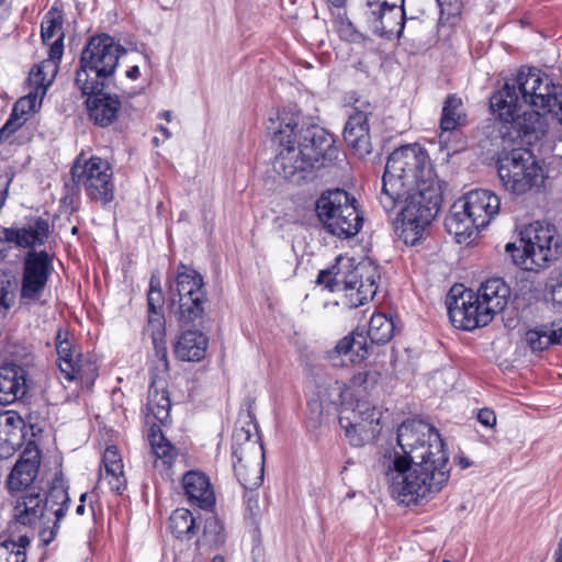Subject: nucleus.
I'll return each instance as SVG.
<instances>
[{
	"mask_svg": "<svg viewBox=\"0 0 562 562\" xmlns=\"http://www.w3.org/2000/svg\"><path fill=\"white\" fill-rule=\"evenodd\" d=\"M440 201L441 188L427 153L417 144L392 151L382 176L380 204L387 213L398 209L395 232L406 245L423 238Z\"/></svg>",
	"mask_w": 562,
	"mask_h": 562,
	"instance_id": "obj_1",
	"label": "nucleus"
},
{
	"mask_svg": "<svg viewBox=\"0 0 562 562\" xmlns=\"http://www.w3.org/2000/svg\"><path fill=\"white\" fill-rule=\"evenodd\" d=\"M398 450L385 451L382 467L391 492L411 505L434 498L448 484L451 467L438 430L422 419H407L397 428Z\"/></svg>",
	"mask_w": 562,
	"mask_h": 562,
	"instance_id": "obj_2",
	"label": "nucleus"
},
{
	"mask_svg": "<svg viewBox=\"0 0 562 562\" xmlns=\"http://www.w3.org/2000/svg\"><path fill=\"white\" fill-rule=\"evenodd\" d=\"M267 130L280 147L274 170L295 183L303 181L322 159L331 160L338 153L334 137L321 126L305 123L300 113L283 110L277 120L270 119Z\"/></svg>",
	"mask_w": 562,
	"mask_h": 562,
	"instance_id": "obj_3",
	"label": "nucleus"
},
{
	"mask_svg": "<svg viewBox=\"0 0 562 562\" xmlns=\"http://www.w3.org/2000/svg\"><path fill=\"white\" fill-rule=\"evenodd\" d=\"M513 81L526 108L522 119L518 121V134L530 145L547 133L546 116L557 111L562 86L555 85L548 75L536 68L521 69Z\"/></svg>",
	"mask_w": 562,
	"mask_h": 562,
	"instance_id": "obj_4",
	"label": "nucleus"
},
{
	"mask_svg": "<svg viewBox=\"0 0 562 562\" xmlns=\"http://www.w3.org/2000/svg\"><path fill=\"white\" fill-rule=\"evenodd\" d=\"M124 48L110 35L90 38L80 55V67L75 83L83 94L100 92L114 74Z\"/></svg>",
	"mask_w": 562,
	"mask_h": 562,
	"instance_id": "obj_5",
	"label": "nucleus"
},
{
	"mask_svg": "<svg viewBox=\"0 0 562 562\" xmlns=\"http://www.w3.org/2000/svg\"><path fill=\"white\" fill-rule=\"evenodd\" d=\"M69 501L67 490L60 484L52 486L45 496L40 490L31 491L15 496L13 517L20 525L38 527L43 532L49 529L52 540L68 509Z\"/></svg>",
	"mask_w": 562,
	"mask_h": 562,
	"instance_id": "obj_6",
	"label": "nucleus"
},
{
	"mask_svg": "<svg viewBox=\"0 0 562 562\" xmlns=\"http://www.w3.org/2000/svg\"><path fill=\"white\" fill-rule=\"evenodd\" d=\"M559 243L553 225L535 222L520 232L519 246L508 243L505 250L516 266L527 271H538L557 258Z\"/></svg>",
	"mask_w": 562,
	"mask_h": 562,
	"instance_id": "obj_7",
	"label": "nucleus"
},
{
	"mask_svg": "<svg viewBox=\"0 0 562 562\" xmlns=\"http://www.w3.org/2000/svg\"><path fill=\"white\" fill-rule=\"evenodd\" d=\"M356 202V199L342 189L325 191L315 202L317 218L329 234L339 238L353 237L363 223Z\"/></svg>",
	"mask_w": 562,
	"mask_h": 562,
	"instance_id": "obj_8",
	"label": "nucleus"
},
{
	"mask_svg": "<svg viewBox=\"0 0 562 562\" xmlns=\"http://www.w3.org/2000/svg\"><path fill=\"white\" fill-rule=\"evenodd\" d=\"M499 180L506 191L522 195L539 191L547 179L543 166L527 149L515 148L497 159Z\"/></svg>",
	"mask_w": 562,
	"mask_h": 562,
	"instance_id": "obj_9",
	"label": "nucleus"
},
{
	"mask_svg": "<svg viewBox=\"0 0 562 562\" xmlns=\"http://www.w3.org/2000/svg\"><path fill=\"white\" fill-rule=\"evenodd\" d=\"M251 428L256 426L248 424L236 427L233 432V465L237 480L245 490H256L263 481V446L257 434Z\"/></svg>",
	"mask_w": 562,
	"mask_h": 562,
	"instance_id": "obj_10",
	"label": "nucleus"
},
{
	"mask_svg": "<svg viewBox=\"0 0 562 562\" xmlns=\"http://www.w3.org/2000/svg\"><path fill=\"white\" fill-rule=\"evenodd\" d=\"M206 292L202 276L181 263L177 269L175 284L170 285L171 311L182 325L195 323L204 314Z\"/></svg>",
	"mask_w": 562,
	"mask_h": 562,
	"instance_id": "obj_11",
	"label": "nucleus"
},
{
	"mask_svg": "<svg viewBox=\"0 0 562 562\" xmlns=\"http://www.w3.org/2000/svg\"><path fill=\"white\" fill-rule=\"evenodd\" d=\"M379 277L376 267L361 263L342 280L333 278L330 271L323 270L317 277V283L324 284L331 292H345L349 304L357 307L373 299Z\"/></svg>",
	"mask_w": 562,
	"mask_h": 562,
	"instance_id": "obj_12",
	"label": "nucleus"
},
{
	"mask_svg": "<svg viewBox=\"0 0 562 562\" xmlns=\"http://www.w3.org/2000/svg\"><path fill=\"white\" fill-rule=\"evenodd\" d=\"M71 176L79 186L83 187L92 201L106 204L113 200V171L105 159L92 156L83 165L77 160L71 169Z\"/></svg>",
	"mask_w": 562,
	"mask_h": 562,
	"instance_id": "obj_13",
	"label": "nucleus"
},
{
	"mask_svg": "<svg viewBox=\"0 0 562 562\" xmlns=\"http://www.w3.org/2000/svg\"><path fill=\"white\" fill-rule=\"evenodd\" d=\"M55 346L61 379L67 382L78 381L81 385H91L98 375V367L93 360L75 348L69 340L68 331L57 330Z\"/></svg>",
	"mask_w": 562,
	"mask_h": 562,
	"instance_id": "obj_14",
	"label": "nucleus"
},
{
	"mask_svg": "<svg viewBox=\"0 0 562 562\" xmlns=\"http://www.w3.org/2000/svg\"><path fill=\"white\" fill-rule=\"evenodd\" d=\"M381 412L369 402H360L352 409L345 408L339 424L350 445L362 447L373 441L380 432Z\"/></svg>",
	"mask_w": 562,
	"mask_h": 562,
	"instance_id": "obj_15",
	"label": "nucleus"
},
{
	"mask_svg": "<svg viewBox=\"0 0 562 562\" xmlns=\"http://www.w3.org/2000/svg\"><path fill=\"white\" fill-rule=\"evenodd\" d=\"M53 270V258L45 251H30L23 262L21 299L24 302L37 301L46 286Z\"/></svg>",
	"mask_w": 562,
	"mask_h": 562,
	"instance_id": "obj_16",
	"label": "nucleus"
},
{
	"mask_svg": "<svg viewBox=\"0 0 562 562\" xmlns=\"http://www.w3.org/2000/svg\"><path fill=\"white\" fill-rule=\"evenodd\" d=\"M374 106L361 99H357L344 128V139L347 146L358 157H364L371 153V137L369 133V117L373 114Z\"/></svg>",
	"mask_w": 562,
	"mask_h": 562,
	"instance_id": "obj_17",
	"label": "nucleus"
},
{
	"mask_svg": "<svg viewBox=\"0 0 562 562\" xmlns=\"http://www.w3.org/2000/svg\"><path fill=\"white\" fill-rule=\"evenodd\" d=\"M449 317L454 327L473 330L486 326L492 319L472 290H463L448 302Z\"/></svg>",
	"mask_w": 562,
	"mask_h": 562,
	"instance_id": "obj_18",
	"label": "nucleus"
},
{
	"mask_svg": "<svg viewBox=\"0 0 562 562\" xmlns=\"http://www.w3.org/2000/svg\"><path fill=\"white\" fill-rule=\"evenodd\" d=\"M41 456L38 450H24L7 477L5 486L12 496L37 491L34 485L38 474Z\"/></svg>",
	"mask_w": 562,
	"mask_h": 562,
	"instance_id": "obj_19",
	"label": "nucleus"
},
{
	"mask_svg": "<svg viewBox=\"0 0 562 562\" xmlns=\"http://www.w3.org/2000/svg\"><path fill=\"white\" fill-rule=\"evenodd\" d=\"M0 233L5 243L13 244L19 248H35L43 246L48 239L49 224L46 220L34 216L21 226L2 227Z\"/></svg>",
	"mask_w": 562,
	"mask_h": 562,
	"instance_id": "obj_20",
	"label": "nucleus"
},
{
	"mask_svg": "<svg viewBox=\"0 0 562 562\" xmlns=\"http://www.w3.org/2000/svg\"><path fill=\"white\" fill-rule=\"evenodd\" d=\"M490 106L502 122L513 124L518 132V121L522 119L526 109L513 79L491 97Z\"/></svg>",
	"mask_w": 562,
	"mask_h": 562,
	"instance_id": "obj_21",
	"label": "nucleus"
},
{
	"mask_svg": "<svg viewBox=\"0 0 562 562\" xmlns=\"http://www.w3.org/2000/svg\"><path fill=\"white\" fill-rule=\"evenodd\" d=\"M459 200L480 228L487 226L499 211V198L490 190H472Z\"/></svg>",
	"mask_w": 562,
	"mask_h": 562,
	"instance_id": "obj_22",
	"label": "nucleus"
},
{
	"mask_svg": "<svg viewBox=\"0 0 562 562\" xmlns=\"http://www.w3.org/2000/svg\"><path fill=\"white\" fill-rule=\"evenodd\" d=\"M391 10V3H384L382 0H366L364 18L375 34L387 37L400 36L402 34L405 23V12L403 11L401 20L392 26L386 18Z\"/></svg>",
	"mask_w": 562,
	"mask_h": 562,
	"instance_id": "obj_23",
	"label": "nucleus"
},
{
	"mask_svg": "<svg viewBox=\"0 0 562 562\" xmlns=\"http://www.w3.org/2000/svg\"><path fill=\"white\" fill-rule=\"evenodd\" d=\"M30 381L26 370L18 364L9 363L0 367V403L11 404L22 398Z\"/></svg>",
	"mask_w": 562,
	"mask_h": 562,
	"instance_id": "obj_24",
	"label": "nucleus"
},
{
	"mask_svg": "<svg viewBox=\"0 0 562 562\" xmlns=\"http://www.w3.org/2000/svg\"><path fill=\"white\" fill-rule=\"evenodd\" d=\"M182 487L188 501L202 509L215 505V493L206 474L201 471H188L182 477Z\"/></svg>",
	"mask_w": 562,
	"mask_h": 562,
	"instance_id": "obj_25",
	"label": "nucleus"
},
{
	"mask_svg": "<svg viewBox=\"0 0 562 562\" xmlns=\"http://www.w3.org/2000/svg\"><path fill=\"white\" fill-rule=\"evenodd\" d=\"M145 334L150 337L154 347L155 369L159 372H167L169 361L166 345V319L162 313L148 314Z\"/></svg>",
	"mask_w": 562,
	"mask_h": 562,
	"instance_id": "obj_26",
	"label": "nucleus"
},
{
	"mask_svg": "<svg viewBox=\"0 0 562 562\" xmlns=\"http://www.w3.org/2000/svg\"><path fill=\"white\" fill-rule=\"evenodd\" d=\"M170 398L164 380L154 379L148 390L146 404V423L154 425L156 422L164 425L170 417Z\"/></svg>",
	"mask_w": 562,
	"mask_h": 562,
	"instance_id": "obj_27",
	"label": "nucleus"
},
{
	"mask_svg": "<svg viewBox=\"0 0 562 562\" xmlns=\"http://www.w3.org/2000/svg\"><path fill=\"white\" fill-rule=\"evenodd\" d=\"M147 437L154 468L160 472L169 471L178 457V449L164 436L157 424L150 426Z\"/></svg>",
	"mask_w": 562,
	"mask_h": 562,
	"instance_id": "obj_28",
	"label": "nucleus"
},
{
	"mask_svg": "<svg viewBox=\"0 0 562 562\" xmlns=\"http://www.w3.org/2000/svg\"><path fill=\"white\" fill-rule=\"evenodd\" d=\"M445 227L459 244L468 243L473 234L480 229L460 200L452 204L450 213L445 220Z\"/></svg>",
	"mask_w": 562,
	"mask_h": 562,
	"instance_id": "obj_29",
	"label": "nucleus"
},
{
	"mask_svg": "<svg viewBox=\"0 0 562 562\" xmlns=\"http://www.w3.org/2000/svg\"><path fill=\"white\" fill-rule=\"evenodd\" d=\"M93 94L87 100L89 117L94 124L106 127L117 119L121 101L116 95L99 94L98 92Z\"/></svg>",
	"mask_w": 562,
	"mask_h": 562,
	"instance_id": "obj_30",
	"label": "nucleus"
},
{
	"mask_svg": "<svg viewBox=\"0 0 562 562\" xmlns=\"http://www.w3.org/2000/svg\"><path fill=\"white\" fill-rule=\"evenodd\" d=\"M475 294L493 319L494 315L506 306L510 290L503 279L492 278L486 280Z\"/></svg>",
	"mask_w": 562,
	"mask_h": 562,
	"instance_id": "obj_31",
	"label": "nucleus"
},
{
	"mask_svg": "<svg viewBox=\"0 0 562 562\" xmlns=\"http://www.w3.org/2000/svg\"><path fill=\"white\" fill-rule=\"evenodd\" d=\"M41 35L44 44H49L48 55L61 58L64 52L63 15L56 9H50L41 23Z\"/></svg>",
	"mask_w": 562,
	"mask_h": 562,
	"instance_id": "obj_32",
	"label": "nucleus"
},
{
	"mask_svg": "<svg viewBox=\"0 0 562 562\" xmlns=\"http://www.w3.org/2000/svg\"><path fill=\"white\" fill-rule=\"evenodd\" d=\"M103 469L100 480L106 482L111 491L121 492L126 486V477L122 457L115 446L105 449L102 457Z\"/></svg>",
	"mask_w": 562,
	"mask_h": 562,
	"instance_id": "obj_33",
	"label": "nucleus"
},
{
	"mask_svg": "<svg viewBox=\"0 0 562 562\" xmlns=\"http://www.w3.org/2000/svg\"><path fill=\"white\" fill-rule=\"evenodd\" d=\"M42 100L43 97L33 92L20 98L14 104L10 119L0 130V140L8 139L12 133L21 127L27 120L26 116L40 109Z\"/></svg>",
	"mask_w": 562,
	"mask_h": 562,
	"instance_id": "obj_34",
	"label": "nucleus"
},
{
	"mask_svg": "<svg viewBox=\"0 0 562 562\" xmlns=\"http://www.w3.org/2000/svg\"><path fill=\"white\" fill-rule=\"evenodd\" d=\"M207 338L200 330H187L182 333L175 345V355L182 361L201 360L207 348Z\"/></svg>",
	"mask_w": 562,
	"mask_h": 562,
	"instance_id": "obj_35",
	"label": "nucleus"
},
{
	"mask_svg": "<svg viewBox=\"0 0 562 562\" xmlns=\"http://www.w3.org/2000/svg\"><path fill=\"white\" fill-rule=\"evenodd\" d=\"M381 376V372L376 369H368L355 373L348 384H346L350 402H366L364 398L370 396L378 387Z\"/></svg>",
	"mask_w": 562,
	"mask_h": 562,
	"instance_id": "obj_36",
	"label": "nucleus"
},
{
	"mask_svg": "<svg viewBox=\"0 0 562 562\" xmlns=\"http://www.w3.org/2000/svg\"><path fill=\"white\" fill-rule=\"evenodd\" d=\"M525 340L532 351H542L551 345H562V321L529 329Z\"/></svg>",
	"mask_w": 562,
	"mask_h": 562,
	"instance_id": "obj_37",
	"label": "nucleus"
},
{
	"mask_svg": "<svg viewBox=\"0 0 562 562\" xmlns=\"http://www.w3.org/2000/svg\"><path fill=\"white\" fill-rule=\"evenodd\" d=\"M59 60L60 58L50 57L48 55V58L32 68L29 75L30 92L44 98L58 71Z\"/></svg>",
	"mask_w": 562,
	"mask_h": 562,
	"instance_id": "obj_38",
	"label": "nucleus"
},
{
	"mask_svg": "<svg viewBox=\"0 0 562 562\" xmlns=\"http://www.w3.org/2000/svg\"><path fill=\"white\" fill-rule=\"evenodd\" d=\"M59 60L60 58L50 57L48 55V58L32 68L29 75L30 92L44 98L58 71Z\"/></svg>",
	"mask_w": 562,
	"mask_h": 562,
	"instance_id": "obj_39",
	"label": "nucleus"
},
{
	"mask_svg": "<svg viewBox=\"0 0 562 562\" xmlns=\"http://www.w3.org/2000/svg\"><path fill=\"white\" fill-rule=\"evenodd\" d=\"M368 336L360 331H352L338 341L335 350L338 355L348 356L353 363L363 361L370 353Z\"/></svg>",
	"mask_w": 562,
	"mask_h": 562,
	"instance_id": "obj_40",
	"label": "nucleus"
},
{
	"mask_svg": "<svg viewBox=\"0 0 562 562\" xmlns=\"http://www.w3.org/2000/svg\"><path fill=\"white\" fill-rule=\"evenodd\" d=\"M170 532L180 540H191L199 530L196 518L187 508H177L169 517Z\"/></svg>",
	"mask_w": 562,
	"mask_h": 562,
	"instance_id": "obj_41",
	"label": "nucleus"
},
{
	"mask_svg": "<svg viewBox=\"0 0 562 562\" xmlns=\"http://www.w3.org/2000/svg\"><path fill=\"white\" fill-rule=\"evenodd\" d=\"M465 112L462 100L456 94L448 95L443 102L440 120V137L447 132H452L465 123Z\"/></svg>",
	"mask_w": 562,
	"mask_h": 562,
	"instance_id": "obj_42",
	"label": "nucleus"
},
{
	"mask_svg": "<svg viewBox=\"0 0 562 562\" xmlns=\"http://www.w3.org/2000/svg\"><path fill=\"white\" fill-rule=\"evenodd\" d=\"M316 396L321 412L330 405L350 402L346 384L337 380H328L319 385Z\"/></svg>",
	"mask_w": 562,
	"mask_h": 562,
	"instance_id": "obj_43",
	"label": "nucleus"
},
{
	"mask_svg": "<svg viewBox=\"0 0 562 562\" xmlns=\"http://www.w3.org/2000/svg\"><path fill=\"white\" fill-rule=\"evenodd\" d=\"M394 334V324L386 315L378 313L370 318L368 337L371 342L386 344Z\"/></svg>",
	"mask_w": 562,
	"mask_h": 562,
	"instance_id": "obj_44",
	"label": "nucleus"
},
{
	"mask_svg": "<svg viewBox=\"0 0 562 562\" xmlns=\"http://www.w3.org/2000/svg\"><path fill=\"white\" fill-rule=\"evenodd\" d=\"M546 289L551 296L553 305L559 312H562V271H551L546 283Z\"/></svg>",
	"mask_w": 562,
	"mask_h": 562,
	"instance_id": "obj_45",
	"label": "nucleus"
},
{
	"mask_svg": "<svg viewBox=\"0 0 562 562\" xmlns=\"http://www.w3.org/2000/svg\"><path fill=\"white\" fill-rule=\"evenodd\" d=\"M164 302V295L160 288V281L153 276L149 282V291L147 295L148 314L161 313L160 308Z\"/></svg>",
	"mask_w": 562,
	"mask_h": 562,
	"instance_id": "obj_46",
	"label": "nucleus"
},
{
	"mask_svg": "<svg viewBox=\"0 0 562 562\" xmlns=\"http://www.w3.org/2000/svg\"><path fill=\"white\" fill-rule=\"evenodd\" d=\"M25 551L14 541H4L0 544V562H24Z\"/></svg>",
	"mask_w": 562,
	"mask_h": 562,
	"instance_id": "obj_47",
	"label": "nucleus"
},
{
	"mask_svg": "<svg viewBox=\"0 0 562 562\" xmlns=\"http://www.w3.org/2000/svg\"><path fill=\"white\" fill-rule=\"evenodd\" d=\"M23 427L24 420L16 412L8 411L0 413V429L5 437H9L13 430L22 429Z\"/></svg>",
	"mask_w": 562,
	"mask_h": 562,
	"instance_id": "obj_48",
	"label": "nucleus"
},
{
	"mask_svg": "<svg viewBox=\"0 0 562 562\" xmlns=\"http://www.w3.org/2000/svg\"><path fill=\"white\" fill-rule=\"evenodd\" d=\"M203 536L212 544L222 543L224 541V537L221 521L214 517L206 519Z\"/></svg>",
	"mask_w": 562,
	"mask_h": 562,
	"instance_id": "obj_49",
	"label": "nucleus"
},
{
	"mask_svg": "<svg viewBox=\"0 0 562 562\" xmlns=\"http://www.w3.org/2000/svg\"><path fill=\"white\" fill-rule=\"evenodd\" d=\"M477 419L485 427H493L496 424L494 412L487 408H483L479 412Z\"/></svg>",
	"mask_w": 562,
	"mask_h": 562,
	"instance_id": "obj_50",
	"label": "nucleus"
},
{
	"mask_svg": "<svg viewBox=\"0 0 562 562\" xmlns=\"http://www.w3.org/2000/svg\"><path fill=\"white\" fill-rule=\"evenodd\" d=\"M246 506L251 516H257L260 509L259 495L257 493H249L246 495Z\"/></svg>",
	"mask_w": 562,
	"mask_h": 562,
	"instance_id": "obj_51",
	"label": "nucleus"
},
{
	"mask_svg": "<svg viewBox=\"0 0 562 562\" xmlns=\"http://www.w3.org/2000/svg\"><path fill=\"white\" fill-rule=\"evenodd\" d=\"M8 294L9 293L3 286V284L0 283V317H4L10 307V304L8 302Z\"/></svg>",
	"mask_w": 562,
	"mask_h": 562,
	"instance_id": "obj_52",
	"label": "nucleus"
},
{
	"mask_svg": "<svg viewBox=\"0 0 562 562\" xmlns=\"http://www.w3.org/2000/svg\"><path fill=\"white\" fill-rule=\"evenodd\" d=\"M456 461L461 469H468L472 464V462L464 456H458Z\"/></svg>",
	"mask_w": 562,
	"mask_h": 562,
	"instance_id": "obj_53",
	"label": "nucleus"
},
{
	"mask_svg": "<svg viewBox=\"0 0 562 562\" xmlns=\"http://www.w3.org/2000/svg\"><path fill=\"white\" fill-rule=\"evenodd\" d=\"M126 77L135 80L139 77V68L138 66H133L126 71Z\"/></svg>",
	"mask_w": 562,
	"mask_h": 562,
	"instance_id": "obj_54",
	"label": "nucleus"
},
{
	"mask_svg": "<svg viewBox=\"0 0 562 562\" xmlns=\"http://www.w3.org/2000/svg\"><path fill=\"white\" fill-rule=\"evenodd\" d=\"M559 105H557V111H552L551 114H553L554 116H557L560 121V123L562 124V94L560 95V100H559Z\"/></svg>",
	"mask_w": 562,
	"mask_h": 562,
	"instance_id": "obj_55",
	"label": "nucleus"
},
{
	"mask_svg": "<svg viewBox=\"0 0 562 562\" xmlns=\"http://www.w3.org/2000/svg\"><path fill=\"white\" fill-rule=\"evenodd\" d=\"M85 499H86V494H82L80 496V502L83 503ZM76 512H77L78 515H83V513H85V505L83 504L78 505L77 508H76Z\"/></svg>",
	"mask_w": 562,
	"mask_h": 562,
	"instance_id": "obj_56",
	"label": "nucleus"
},
{
	"mask_svg": "<svg viewBox=\"0 0 562 562\" xmlns=\"http://www.w3.org/2000/svg\"><path fill=\"white\" fill-rule=\"evenodd\" d=\"M166 121H171V112L170 111H164L161 114H160Z\"/></svg>",
	"mask_w": 562,
	"mask_h": 562,
	"instance_id": "obj_57",
	"label": "nucleus"
},
{
	"mask_svg": "<svg viewBox=\"0 0 562 562\" xmlns=\"http://www.w3.org/2000/svg\"><path fill=\"white\" fill-rule=\"evenodd\" d=\"M160 132L165 135L166 138H169L170 137V132L168 131V128L164 127V126H160Z\"/></svg>",
	"mask_w": 562,
	"mask_h": 562,
	"instance_id": "obj_58",
	"label": "nucleus"
},
{
	"mask_svg": "<svg viewBox=\"0 0 562 562\" xmlns=\"http://www.w3.org/2000/svg\"><path fill=\"white\" fill-rule=\"evenodd\" d=\"M211 562H225L222 555H216L212 559Z\"/></svg>",
	"mask_w": 562,
	"mask_h": 562,
	"instance_id": "obj_59",
	"label": "nucleus"
},
{
	"mask_svg": "<svg viewBox=\"0 0 562 562\" xmlns=\"http://www.w3.org/2000/svg\"><path fill=\"white\" fill-rule=\"evenodd\" d=\"M558 561L559 562H562V543L560 544L559 547V551H558Z\"/></svg>",
	"mask_w": 562,
	"mask_h": 562,
	"instance_id": "obj_60",
	"label": "nucleus"
},
{
	"mask_svg": "<svg viewBox=\"0 0 562 562\" xmlns=\"http://www.w3.org/2000/svg\"><path fill=\"white\" fill-rule=\"evenodd\" d=\"M77 232V227H72V233L75 234Z\"/></svg>",
	"mask_w": 562,
	"mask_h": 562,
	"instance_id": "obj_61",
	"label": "nucleus"
},
{
	"mask_svg": "<svg viewBox=\"0 0 562 562\" xmlns=\"http://www.w3.org/2000/svg\"><path fill=\"white\" fill-rule=\"evenodd\" d=\"M443 562H448V561H443Z\"/></svg>",
	"mask_w": 562,
	"mask_h": 562,
	"instance_id": "obj_62",
	"label": "nucleus"
}]
</instances>
